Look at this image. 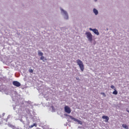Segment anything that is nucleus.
<instances>
[{"label": "nucleus", "mask_w": 129, "mask_h": 129, "mask_svg": "<svg viewBox=\"0 0 129 129\" xmlns=\"http://www.w3.org/2000/svg\"><path fill=\"white\" fill-rule=\"evenodd\" d=\"M101 95H102L104 97H106L105 94L103 92L101 93Z\"/></svg>", "instance_id": "nucleus-15"}, {"label": "nucleus", "mask_w": 129, "mask_h": 129, "mask_svg": "<svg viewBox=\"0 0 129 129\" xmlns=\"http://www.w3.org/2000/svg\"><path fill=\"white\" fill-rule=\"evenodd\" d=\"M13 84L15 86H16L17 87H19L21 86V83L17 81H14L13 82Z\"/></svg>", "instance_id": "nucleus-4"}, {"label": "nucleus", "mask_w": 129, "mask_h": 129, "mask_svg": "<svg viewBox=\"0 0 129 129\" xmlns=\"http://www.w3.org/2000/svg\"><path fill=\"white\" fill-rule=\"evenodd\" d=\"M34 126L37 127V124L36 123H34L33 124L31 125L29 127L32 128H33Z\"/></svg>", "instance_id": "nucleus-13"}, {"label": "nucleus", "mask_w": 129, "mask_h": 129, "mask_svg": "<svg viewBox=\"0 0 129 129\" xmlns=\"http://www.w3.org/2000/svg\"><path fill=\"white\" fill-rule=\"evenodd\" d=\"M1 123H1V122H0V124H1Z\"/></svg>", "instance_id": "nucleus-19"}, {"label": "nucleus", "mask_w": 129, "mask_h": 129, "mask_svg": "<svg viewBox=\"0 0 129 129\" xmlns=\"http://www.w3.org/2000/svg\"><path fill=\"white\" fill-rule=\"evenodd\" d=\"M93 12L95 14V15H97L98 14V12L96 9H93Z\"/></svg>", "instance_id": "nucleus-11"}, {"label": "nucleus", "mask_w": 129, "mask_h": 129, "mask_svg": "<svg viewBox=\"0 0 129 129\" xmlns=\"http://www.w3.org/2000/svg\"><path fill=\"white\" fill-rule=\"evenodd\" d=\"M114 86L113 85H111V88L112 89H114Z\"/></svg>", "instance_id": "nucleus-17"}, {"label": "nucleus", "mask_w": 129, "mask_h": 129, "mask_svg": "<svg viewBox=\"0 0 129 129\" xmlns=\"http://www.w3.org/2000/svg\"><path fill=\"white\" fill-rule=\"evenodd\" d=\"M29 72H30V73H33V70L32 69H30V70H29Z\"/></svg>", "instance_id": "nucleus-16"}, {"label": "nucleus", "mask_w": 129, "mask_h": 129, "mask_svg": "<svg viewBox=\"0 0 129 129\" xmlns=\"http://www.w3.org/2000/svg\"><path fill=\"white\" fill-rule=\"evenodd\" d=\"M76 62H77V64L79 66L80 70L82 72H83L84 70V65L83 61L81 60H80V59H78L77 60Z\"/></svg>", "instance_id": "nucleus-1"}, {"label": "nucleus", "mask_w": 129, "mask_h": 129, "mask_svg": "<svg viewBox=\"0 0 129 129\" xmlns=\"http://www.w3.org/2000/svg\"><path fill=\"white\" fill-rule=\"evenodd\" d=\"M122 126L123 128L128 129V126L126 124H122Z\"/></svg>", "instance_id": "nucleus-9"}, {"label": "nucleus", "mask_w": 129, "mask_h": 129, "mask_svg": "<svg viewBox=\"0 0 129 129\" xmlns=\"http://www.w3.org/2000/svg\"><path fill=\"white\" fill-rule=\"evenodd\" d=\"M113 94L115 95H117L118 94L117 91L115 90V91H113Z\"/></svg>", "instance_id": "nucleus-14"}, {"label": "nucleus", "mask_w": 129, "mask_h": 129, "mask_svg": "<svg viewBox=\"0 0 129 129\" xmlns=\"http://www.w3.org/2000/svg\"><path fill=\"white\" fill-rule=\"evenodd\" d=\"M86 35L87 36V38H88V40L90 42L92 41V35L90 32H86Z\"/></svg>", "instance_id": "nucleus-2"}, {"label": "nucleus", "mask_w": 129, "mask_h": 129, "mask_svg": "<svg viewBox=\"0 0 129 129\" xmlns=\"http://www.w3.org/2000/svg\"><path fill=\"white\" fill-rule=\"evenodd\" d=\"M71 118L72 120H74V121H77L78 122L79 124H82V122L81 121L76 119V118L74 117H71Z\"/></svg>", "instance_id": "nucleus-6"}, {"label": "nucleus", "mask_w": 129, "mask_h": 129, "mask_svg": "<svg viewBox=\"0 0 129 129\" xmlns=\"http://www.w3.org/2000/svg\"><path fill=\"white\" fill-rule=\"evenodd\" d=\"M102 119H106L104 120L105 122H107L108 121V120H109V117H108L106 115H103L102 117Z\"/></svg>", "instance_id": "nucleus-7"}, {"label": "nucleus", "mask_w": 129, "mask_h": 129, "mask_svg": "<svg viewBox=\"0 0 129 129\" xmlns=\"http://www.w3.org/2000/svg\"><path fill=\"white\" fill-rule=\"evenodd\" d=\"M40 60H42V61L44 62L47 60V59L44 57L43 56H41L40 57Z\"/></svg>", "instance_id": "nucleus-10"}, {"label": "nucleus", "mask_w": 129, "mask_h": 129, "mask_svg": "<svg viewBox=\"0 0 129 129\" xmlns=\"http://www.w3.org/2000/svg\"><path fill=\"white\" fill-rule=\"evenodd\" d=\"M90 30L93 32V33H94V34H96L97 35H99V32H98V30L97 29H92V28H90Z\"/></svg>", "instance_id": "nucleus-5"}, {"label": "nucleus", "mask_w": 129, "mask_h": 129, "mask_svg": "<svg viewBox=\"0 0 129 129\" xmlns=\"http://www.w3.org/2000/svg\"><path fill=\"white\" fill-rule=\"evenodd\" d=\"M126 111L129 113V110H127Z\"/></svg>", "instance_id": "nucleus-18"}, {"label": "nucleus", "mask_w": 129, "mask_h": 129, "mask_svg": "<svg viewBox=\"0 0 129 129\" xmlns=\"http://www.w3.org/2000/svg\"><path fill=\"white\" fill-rule=\"evenodd\" d=\"M38 55L41 56H43V53L41 52V50H38Z\"/></svg>", "instance_id": "nucleus-12"}, {"label": "nucleus", "mask_w": 129, "mask_h": 129, "mask_svg": "<svg viewBox=\"0 0 129 129\" xmlns=\"http://www.w3.org/2000/svg\"><path fill=\"white\" fill-rule=\"evenodd\" d=\"M64 111L66 113L69 114L71 113L72 110H71V109H70L68 106H65Z\"/></svg>", "instance_id": "nucleus-3"}, {"label": "nucleus", "mask_w": 129, "mask_h": 129, "mask_svg": "<svg viewBox=\"0 0 129 129\" xmlns=\"http://www.w3.org/2000/svg\"><path fill=\"white\" fill-rule=\"evenodd\" d=\"M61 12H62V13H63V14L66 15V16H67V18L65 17V19H68V14H67V12H66V11H65L64 10H61Z\"/></svg>", "instance_id": "nucleus-8"}]
</instances>
